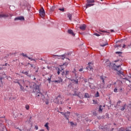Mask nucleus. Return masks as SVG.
Returning <instances> with one entry per match:
<instances>
[{"label": "nucleus", "mask_w": 131, "mask_h": 131, "mask_svg": "<svg viewBox=\"0 0 131 131\" xmlns=\"http://www.w3.org/2000/svg\"><path fill=\"white\" fill-rule=\"evenodd\" d=\"M39 13L41 17H45L46 13L45 12V9H43V8L41 7L40 9Z\"/></svg>", "instance_id": "nucleus-8"}, {"label": "nucleus", "mask_w": 131, "mask_h": 131, "mask_svg": "<svg viewBox=\"0 0 131 131\" xmlns=\"http://www.w3.org/2000/svg\"><path fill=\"white\" fill-rule=\"evenodd\" d=\"M18 20H20V21H24V20H25V19L24 18V17L23 16H19V17H16L14 19V21H17Z\"/></svg>", "instance_id": "nucleus-12"}, {"label": "nucleus", "mask_w": 131, "mask_h": 131, "mask_svg": "<svg viewBox=\"0 0 131 131\" xmlns=\"http://www.w3.org/2000/svg\"><path fill=\"white\" fill-rule=\"evenodd\" d=\"M52 77H53V75H51L50 77L48 78V80L49 81V83H51V82H52V80H51V79L52 78Z\"/></svg>", "instance_id": "nucleus-25"}, {"label": "nucleus", "mask_w": 131, "mask_h": 131, "mask_svg": "<svg viewBox=\"0 0 131 131\" xmlns=\"http://www.w3.org/2000/svg\"><path fill=\"white\" fill-rule=\"evenodd\" d=\"M3 78H0V86L2 88L3 86V81H2Z\"/></svg>", "instance_id": "nucleus-26"}, {"label": "nucleus", "mask_w": 131, "mask_h": 131, "mask_svg": "<svg viewBox=\"0 0 131 131\" xmlns=\"http://www.w3.org/2000/svg\"><path fill=\"white\" fill-rule=\"evenodd\" d=\"M101 32H103V33H110L109 32L107 31H101Z\"/></svg>", "instance_id": "nucleus-40"}, {"label": "nucleus", "mask_w": 131, "mask_h": 131, "mask_svg": "<svg viewBox=\"0 0 131 131\" xmlns=\"http://www.w3.org/2000/svg\"><path fill=\"white\" fill-rule=\"evenodd\" d=\"M125 47H126L125 45L124 44L123 46V48L124 49L125 48Z\"/></svg>", "instance_id": "nucleus-49"}, {"label": "nucleus", "mask_w": 131, "mask_h": 131, "mask_svg": "<svg viewBox=\"0 0 131 131\" xmlns=\"http://www.w3.org/2000/svg\"><path fill=\"white\" fill-rule=\"evenodd\" d=\"M119 47L120 48H121V45H117V46H116V48H119Z\"/></svg>", "instance_id": "nucleus-43"}, {"label": "nucleus", "mask_w": 131, "mask_h": 131, "mask_svg": "<svg viewBox=\"0 0 131 131\" xmlns=\"http://www.w3.org/2000/svg\"><path fill=\"white\" fill-rule=\"evenodd\" d=\"M118 91V89H117V88H115V89H114V92H115V93H117V91Z\"/></svg>", "instance_id": "nucleus-41"}, {"label": "nucleus", "mask_w": 131, "mask_h": 131, "mask_svg": "<svg viewBox=\"0 0 131 131\" xmlns=\"http://www.w3.org/2000/svg\"><path fill=\"white\" fill-rule=\"evenodd\" d=\"M101 1H103V0H101Z\"/></svg>", "instance_id": "nucleus-58"}, {"label": "nucleus", "mask_w": 131, "mask_h": 131, "mask_svg": "<svg viewBox=\"0 0 131 131\" xmlns=\"http://www.w3.org/2000/svg\"><path fill=\"white\" fill-rule=\"evenodd\" d=\"M79 28L80 29H81V30H85V28H86V26L85 24L81 25L80 26Z\"/></svg>", "instance_id": "nucleus-18"}, {"label": "nucleus", "mask_w": 131, "mask_h": 131, "mask_svg": "<svg viewBox=\"0 0 131 131\" xmlns=\"http://www.w3.org/2000/svg\"><path fill=\"white\" fill-rule=\"evenodd\" d=\"M105 107V106H102V105H100L99 108H98V112L99 113H102V112H103V107Z\"/></svg>", "instance_id": "nucleus-17"}, {"label": "nucleus", "mask_w": 131, "mask_h": 131, "mask_svg": "<svg viewBox=\"0 0 131 131\" xmlns=\"http://www.w3.org/2000/svg\"><path fill=\"white\" fill-rule=\"evenodd\" d=\"M105 66H108L109 67H112V64L109 60L107 59L105 61Z\"/></svg>", "instance_id": "nucleus-13"}, {"label": "nucleus", "mask_w": 131, "mask_h": 131, "mask_svg": "<svg viewBox=\"0 0 131 131\" xmlns=\"http://www.w3.org/2000/svg\"><path fill=\"white\" fill-rule=\"evenodd\" d=\"M86 131H91V130H87Z\"/></svg>", "instance_id": "nucleus-56"}, {"label": "nucleus", "mask_w": 131, "mask_h": 131, "mask_svg": "<svg viewBox=\"0 0 131 131\" xmlns=\"http://www.w3.org/2000/svg\"><path fill=\"white\" fill-rule=\"evenodd\" d=\"M60 57L61 58L62 60H64V59H68L69 61H70V59L67 57V54H63L60 55Z\"/></svg>", "instance_id": "nucleus-16"}, {"label": "nucleus", "mask_w": 131, "mask_h": 131, "mask_svg": "<svg viewBox=\"0 0 131 131\" xmlns=\"http://www.w3.org/2000/svg\"><path fill=\"white\" fill-rule=\"evenodd\" d=\"M35 79H36V78L35 77L34 78V80H35Z\"/></svg>", "instance_id": "nucleus-53"}, {"label": "nucleus", "mask_w": 131, "mask_h": 131, "mask_svg": "<svg viewBox=\"0 0 131 131\" xmlns=\"http://www.w3.org/2000/svg\"><path fill=\"white\" fill-rule=\"evenodd\" d=\"M106 78L107 77L103 75L100 77V81L102 82L100 85V89H104L105 88V80H106Z\"/></svg>", "instance_id": "nucleus-3"}, {"label": "nucleus", "mask_w": 131, "mask_h": 131, "mask_svg": "<svg viewBox=\"0 0 131 131\" xmlns=\"http://www.w3.org/2000/svg\"><path fill=\"white\" fill-rule=\"evenodd\" d=\"M89 79H93V78H89Z\"/></svg>", "instance_id": "nucleus-55"}, {"label": "nucleus", "mask_w": 131, "mask_h": 131, "mask_svg": "<svg viewBox=\"0 0 131 131\" xmlns=\"http://www.w3.org/2000/svg\"><path fill=\"white\" fill-rule=\"evenodd\" d=\"M25 107L27 110H29V108H30L29 105L28 104L26 105Z\"/></svg>", "instance_id": "nucleus-33"}, {"label": "nucleus", "mask_w": 131, "mask_h": 131, "mask_svg": "<svg viewBox=\"0 0 131 131\" xmlns=\"http://www.w3.org/2000/svg\"><path fill=\"white\" fill-rule=\"evenodd\" d=\"M11 17H13V14L11 13H0V18H4L6 19V18H11Z\"/></svg>", "instance_id": "nucleus-4"}, {"label": "nucleus", "mask_w": 131, "mask_h": 131, "mask_svg": "<svg viewBox=\"0 0 131 131\" xmlns=\"http://www.w3.org/2000/svg\"><path fill=\"white\" fill-rule=\"evenodd\" d=\"M45 103H46V105H48V104H49V101H46Z\"/></svg>", "instance_id": "nucleus-47"}, {"label": "nucleus", "mask_w": 131, "mask_h": 131, "mask_svg": "<svg viewBox=\"0 0 131 131\" xmlns=\"http://www.w3.org/2000/svg\"><path fill=\"white\" fill-rule=\"evenodd\" d=\"M73 83H75V84H78V79H69Z\"/></svg>", "instance_id": "nucleus-14"}, {"label": "nucleus", "mask_w": 131, "mask_h": 131, "mask_svg": "<svg viewBox=\"0 0 131 131\" xmlns=\"http://www.w3.org/2000/svg\"><path fill=\"white\" fill-rule=\"evenodd\" d=\"M28 59H29V60H30V61H35V60L34 59H32L30 57H28Z\"/></svg>", "instance_id": "nucleus-38"}, {"label": "nucleus", "mask_w": 131, "mask_h": 131, "mask_svg": "<svg viewBox=\"0 0 131 131\" xmlns=\"http://www.w3.org/2000/svg\"><path fill=\"white\" fill-rule=\"evenodd\" d=\"M45 127H46L47 129L49 130V123H46V124L45 125Z\"/></svg>", "instance_id": "nucleus-27"}, {"label": "nucleus", "mask_w": 131, "mask_h": 131, "mask_svg": "<svg viewBox=\"0 0 131 131\" xmlns=\"http://www.w3.org/2000/svg\"><path fill=\"white\" fill-rule=\"evenodd\" d=\"M35 92L36 93V96L37 97H41V98H44L45 96H43L41 93L40 91H39V88L38 86L36 89Z\"/></svg>", "instance_id": "nucleus-6"}, {"label": "nucleus", "mask_w": 131, "mask_h": 131, "mask_svg": "<svg viewBox=\"0 0 131 131\" xmlns=\"http://www.w3.org/2000/svg\"><path fill=\"white\" fill-rule=\"evenodd\" d=\"M93 104H98V102L97 101V100L93 99Z\"/></svg>", "instance_id": "nucleus-36"}, {"label": "nucleus", "mask_w": 131, "mask_h": 131, "mask_svg": "<svg viewBox=\"0 0 131 131\" xmlns=\"http://www.w3.org/2000/svg\"><path fill=\"white\" fill-rule=\"evenodd\" d=\"M68 17L69 18V20L71 21L72 20V14L70 13H68Z\"/></svg>", "instance_id": "nucleus-22"}, {"label": "nucleus", "mask_w": 131, "mask_h": 131, "mask_svg": "<svg viewBox=\"0 0 131 131\" xmlns=\"http://www.w3.org/2000/svg\"><path fill=\"white\" fill-rule=\"evenodd\" d=\"M93 3H95V1L94 0H87L88 4H93Z\"/></svg>", "instance_id": "nucleus-24"}, {"label": "nucleus", "mask_w": 131, "mask_h": 131, "mask_svg": "<svg viewBox=\"0 0 131 131\" xmlns=\"http://www.w3.org/2000/svg\"><path fill=\"white\" fill-rule=\"evenodd\" d=\"M110 31L111 32H114V30H111Z\"/></svg>", "instance_id": "nucleus-48"}, {"label": "nucleus", "mask_w": 131, "mask_h": 131, "mask_svg": "<svg viewBox=\"0 0 131 131\" xmlns=\"http://www.w3.org/2000/svg\"><path fill=\"white\" fill-rule=\"evenodd\" d=\"M53 102L56 104H63V99L61 98V96H57L55 99H54Z\"/></svg>", "instance_id": "nucleus-5"}, {"label": "nucleus", "mask_w": 131, "mask_h": 131, "mask_svg": "<svg viewBox=\"0 0 131 131\" xmlns=\"http://www.w3.org/2000/svg\"><path fill=\"white\" fill-rule=\"evenodd\" d=\"M23 73H24L26 75H27V76H29L30 77L31 76V75H28V72H23Z\"/></svg>", "instance_id": "nucleus-31"}, {"label": "nucleus", "mask_w": 131, "mask_h": 131, "mask_svg": "<svg viewBox=\"0 0 131 131\" xmlns=\"http://www.w3.org/2000/svg\"><path fill=\"white\" fill-rule=\"evenodd\" d=\"M1 66L2 67H0V70H2L3 69V68H4V69H6L7 68L6 67H10V64H8V63H5V64H1Z\"/></svg>", "instance_id": "nucleus-11"}, {"label": "nucleus", "mask_w": 131, "mask_h": 131, "mask_svg": "<svg viewBox=\"0 0 131 131\" xmlns=\"http://www.w3.org/2000/svg\"><path fill=\"white\" fill-rule=\"evenodd\" d=\"M40 131H45V129H40Z\"/></svg>", "instance_id": "nucleus-51"}, {"label": "nucleus", "mask_w": 131, "mask_h": 131, "mask_svg": "<svg viewBox=\"0 0 131 131\" xmlns=\"http://www.w3.org/2000/svg\"><path fill=\"white\" fill-rule=\"evenodd\" d=\"M59 11H61V12H64L65 11V9L64 8H59Z\"/></svg>", "instance_id": "nucleus-37"}, {"label": "nucleus", "mask_w": 131, "mask_h": 131, "mask_svg": "<svg viewBox=\"0 0 131 131\" xmlns=\"http://www.w3.org/2000/svg\"><path fill=\"white\" fill-rule=\"evenodd\" d=\"M119 83H120V84H119V86H121V85L122 84V82H119Z\"/></svg>", "instance_id": "nucleus-46"}, {"label": "nucleus", "mask_w": 131, "mask_h": 131, "mask_svg": "<svg viewBox=\"0 0 131 131\" xmlns=\"http://www.w3.org/2000/svg\"><path fill=\"white\" fill-rule=\"evenodd\" d=\"M113 69L118 71V74H122L123 75V72L121 71V66L120 65H116V64H113Z\"/></svg>", "instance_id": "nucleus-2"}, {"label": "nucleus", "mask_w": 131, "mask_h": 131, "mask_svg": "<svg viewBox=\"0 0 131 131\" xmlns=\"http://www.w3.org/2000/svg\"><path fill=\"white\" fill-rule=\"evenodd\" d=\"M94 63L93 62H89L88 63V66L86 68L88 70H90L93 71L94 70Z\"/></svg>", "instance_id": "nucleus-7"}, {"label": "nucleus", "mask_w": 131, "mask_h": 131, "mask_svg": "<svg viewBox=\"0 0 131 131\" xmlns=\"http://www.w3.org/2000/svg\"><path fill=\"white\" fill-rule=\"evenodd\" d=\"M68 33H69V34H71L72 35H73V36H75V34H74L73 31L71 29L68 30Z\"/></svg>", "instance_id": "nucleus-19"}, {"label": "nucleus", "mask_w": 131, "mask_h": 131, "mask_svg": "<svg viewBox=\"0 0 131 131\" xmlns=\"http://www.w3.org/2000/svg\"><path fill=\"white\" fill-rule=\"evenodd\" d=\"M21 55H23V57H26V58H29L28 56L24 53H21Z\"/></svg>", "instance_id": "nucleus-34"}, {"label": "nucleus", "mask_w": 131, "mask_h": 131, "mask_svg": "<svg viewBox=\"0 0 131 131\" xmlns=\"http://www.w3.org/2000/svg\"><path fill=\"white\" fill-rule=\"evenodd\" d=\"M62 81H63V79L60 78L59 80L53 81V82H55V83L57 82V83H60V82H62Z\"/></svg>", "instance_id": "nucleus-20"}, {"label": "nucleus", "mask_w": 131, "mask_h": 131, "mask_svg": "<svg viewBox=\"0 0 131 131\" xmlns=\"http://www.w3.org/2000/svg\"><path fill=\"white\" fill-rule=\"evenodd\" d=\"M94 34H95V35H96V36H100V34H99L98 33H95Z\"/></svg>", "instance_id": "nucleus-42"}, {"label": "nucleus", "mask_w": 131, "mask_h": 131, "mask_svg": "<svg viewBox=\"0 0 131 131\" xmlns=\"http://www.w3.org/2000/svg\"><path fill=\"white\" fill-rule=\"evenodd\" d=\"M83 80H84V82H88V79L84 78V79H83Z\"/></svg>", "instance_id": "nucleus-45"}, {"label": "nucleus", "mask_w": 131, "mask_h": 131, "mask_svg": "<svg viewBox=\"0 0 131 131\" xmlns=\"http://www.w3.org/2000/svg\"><path fill=\"white\" fill-rule=\"evenodd\" d=\"M93 114L96 116L97 115V113H94Z\"/></svg>", "instance_id": "nucleus-50"}, {"label": "nucleus", "mask_w": 131, "mask_h": 131, "mask_svg": "<svg viewBox=\"0 0 131 131\" xmlns=\"http://www.w3.org/2000/svg\"><path fill=\"white\" fill-rule=\"evenodd\" d=\"M84 98H90V95L89 94V93H85Z\"/></svg>", "instance_id": "nucleus-28"}, {"label": "nucleus", "mask_w": 131, "mask_h": 131, "mask_svg": "<svg viewBox=\"0 0 131 131\" xmlns=\"http://www.w3.org/2000/svg\"><path fill=\"white\" fill-rule=\"evenodd\" d=\"M68 66V62H64L63 65L57 68V74L59 75L60 74V72H62V75H64V74H65L66 77L67 78V75L69 74V71H66L65 73V72L63 71V70H64V69H65V68H66Z\"/></svg>", "instance_id": "nucleus-1"}, {"label": "nucleus", "mask_w": 131, "mask_h": 131, "mask_svg": "<svg viewBox=\"0 0 131 131\" xmlns=\"http://www.w3.org/2000/svg\"><path fill=\"white\" fill-rule=\"evenodd\" d=\"M70 123L71 125H72V126H74V123H73V122H70Z\"/></svg>", "instance_id": "nucleus-39"}, {"label": "nucleus", "mask_w": 131, "mask_h": 131, "mask_svg": "<svg viewBox=\"0 0 131 131\" xmlns=\"http://www.w3.org/2000/svg\"><path fill=\"white\" fill-rule=\"evenodd\" d=\"M15 83H18L19 84V85L20 87V90H23L24 88L23 86H22V85H21V83H24V81L21 80H19L17 82H14Z\"/></svg>", "instance_id": "nucleus-10"}, {"label": "nucleus", "mask_w": 131, "mask_h": 131, "mask_svg": "<svg viewBox=\"0 0 131 131\" xmlns=\"http://www.w3.org/2000/svg\"><path fill=\"white\" fill-rule=\"evenodd\" d=\"M118 131H129L128 127H127L126 129H125L124 128H120Z\"/></svg>", "instance_id": "nucleus-23"}, {"label": "nucleus", "mask_w": 131, "mask_h": 131, "mask_svg": "<svg viewBox=\"0 0 131 131\" xmlns=\"http://www.w3.org/2000/svg\"><path fill=\"white\" fill-rule=\"evenodd\" d=\"M41 100H42V101H45V99H43V98H41Z\"/></svg>", "instance_id": "nucleus-54"}, {"label": "nucleus", "mask_w": 131, "mask_h": 131, "mask_svg": "<svg viewBox=\"0 0 131 131\" xmlns=\"http://www.w3.org/2000/svg\"><path fill=\"white\" fill-rule=\"evenodd\" d=\"M116 54H117L119 56H121V54H122V52H116Z\"/></svg>", "instance_id": "nucleus-30"}, {"label": "nucleus", "mask_w": 131, "mask_h": 131, "mask_svg": "<svg viewBox=\"0 0 131 131\" xmlns=\"http://www.w3.org/2000/svg\"><path fill=\"white\" fill-rule=\"evenodd\" d=\"M120 104H121V101L119 100L117 103L116 107H117L118 106H120Z\"/></svg>", "instance_id": "nucleus-29"}, {"label": "nucleus", "mask_w": 131, "mask_h": 131, "mask_svg": "<svg viewBox=\"0 0 131 131\" xmlns=\"http://www.w3.org/2000/svg\"><path fill=\"white\" fill-rule=\"evenodd\" d=\"M95 97H100V94H99V92H97L96 94H95Z\"/></svg>", "instance_id": "nucleus-32"}, {"label": "nucleus", "mask_w": 131, "mask_h": 131, "mask_svg": "<svg viewBox=\"0 0 131 131\" xmlns=\"http://www.w3.org/2000/svg\"><path fill=\"white\" fill-rule=\"evenodd\" d=\"M127 109V105L124 104V105L121 106L120 111H124V110H126Z\"/></svg>", "instance_id": "nucleus-15"}, {"label": "nucleus", "mask_w": 131, "mask_h": 131, "mask_svg": "<svg viewBox=\"0 0 131 131\" xmlns=\"http://www.w3.org/2000/svg\"><path fill=\"white\" fill-rule=\"evenodd\" d=\"M83 70V69L81 68V69H80L79 70V71L80 72H81V71H82Z\"/></svg>", "instance_id": "nucleus-44"}, {"label": "nucleus", "mask_w": 131, "mask_h": 131, "mask_svg": "<svg viewBox=\"0 0 131 131\" xmlns=\"http://www.w3.org/2000/svg\"><path fill=\"white\" fill-rule=\"evenodd\" d=\"M60 113L62 115H64V117H66V119L68 120L69 119V116H70V112H67V113H64L63 112H60Z\"/></svg>", "instance_id": "nucleus-9"}, {"label": "nucleus", "mask_w": 131, "mask_h": 131, "mask_svg": "<svg viewBox=\"0 0 131 131\" xmlns=\"http://www.w3.org/2000/svg\"><path fill=\"white\" fill-rule=\"evenodd\" d=\"M36 72H37V71H36Z\"/></svg>", "instance_id": "nucleus-57"}, {"label": "nucleus", "mask_w": 131, "mask_h": 131, "mask_svg": "<svg viewBox=\"0 0 131 131\" xmlns=\"http://www.w3.org/2000/svg\"><path fill=\"white\" fill-rule=\"evenodd\" d=\"M101 47H106V46H108V43H106L105 44H101Z\"/></svg>", "instance_id": "nucleus-35"}, {"label": "nucleus", "mask_w": 131, "mask_h": 131, "mask_svg": "<svg viewBox=\"0 0 131 131\" xmlns=\"http://www.w3.org/2000/svg\"><path fill=\"white\" fill-rule=\"evenodd\" d=\"M94 4H93L87 3V4H86L85 8L88 9V8H90V7H92L94 6Z\"/></svg>", "instance_id": "nucleus-21"}, {"label": "nucleus", "mask_w": 131, "mask_h": 131, "mask_svg": "<svg viewBox=\"0 0 131 131\" xmlns=\"http://www.w3.org/2000/svg\"><path fill=\"white\" fill-rule=\"evenodd\" d=\"M36 129H38V127H35Z\"/></svg>", "instance_id": "nucleus-52"}]
</instances>
